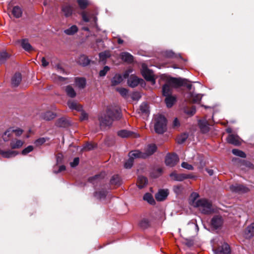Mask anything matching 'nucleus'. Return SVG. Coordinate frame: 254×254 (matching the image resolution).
I'll use <instances>...</instances> for the list:
<instances>
[{"label": "nucleus", "instance_id": "f257e3e1", "mask_svg": "<svg viewBox=\"0 0 254 254\" xmlns=\"http://www.w3.org/2000/svg\"><path fill=\"white\" fill-rule=\"evenodd\" d=\"M121 118L120 109L116 106L108 107L106 114L102 113L98 117L100 127L101 129L110 127L114 120Z\"/></svg>", "mask_w": 254, "mask_h": 254}, {"label": "nucleus", "instance_id": "f03ea898", "mask_svg": "<svg viewBox=\"0 0 254 254\" xmlns=\"http://www.w3.org/2000/svg\"><path fill=\"white\" fill-rule=\"evenodd\" d=\"M194 206L198 207L200 211L205 214H210L214 211L212 204L205 199H200L197 200Z\"/></svg>", "mask_w": 254, "mask_h": 254}, {"label": "nucleus", "instance_id": "7ed1b4c3", "mask_svg": "<svg viewBox=\"0 0 254 254\" xmlns=\"http://www.w3.org/2000/svg\"><path fill=\"white\" fill-rule=\"evenodd\" d=\"M156 149L157 147L155 144H149L145 148L144 152L134 150L130 152V155L134 156L135 157L146 158L153 154L156 151Z\"/></svg>", "mask_w": 254, "mask_h": 254}, {"label": "nucleus", "instance_id": "20e7f679", "mask_svg": "<svg viewBox=\"0 0 254 254\" xmlns=\"http://www.w3.org/2000/svg\"><path fill=\"white\" fill-rule=\"evenodd\" d=\"M167 121L166 118L161 115L154 117V129L156 133L162 134L166 130Z\"/></svg>", "mask_w": 254, "mask_h": 254}, {"label": "nucleus", "instance_id": "39448f33", "mask_svg": "<svg viewBox=\"0 0 254 254\" xmlns=\"http://www.w3.org/2000/svg\"><path fill=\"white\" fill-rule=\"evenodd\" d=\"M141 73L147 81L151 82L152 84H155V79L153 73L147 68L145 64L142 65Z\"/></svg>", "mask_w": 254, "mask_h": 254}, {"label": "nucleus", "instance_id": "423d86ee", "mask_svg": "<svg viewBox=\"0 0 254 254\" xmlns=\"http://www.w3.org/2000/svg\"><path fill=\"white\" fill-rule=\"evenodd\" d=\"M178 156L175 154H168L165 158V164L167 166L173 167L179 162Z\"/></svg>", "mask_w": 254, "mask_h": 254}, {"label": "nucleus", "instance_id": "0eeeda50", "mask_svg": "<svg viewBox=\"0 0 254 254\" xmlns=\"http://www.w3.org/2000/svg\"><path fill=\"white\" fill-rule=\"evenodd\" d=\"M185 79L173 77L169 78L167 81V83L172 87H179L181 86H183V85L185 84Z\"/></svg>", "mask_w": 254, "mask_h": 254}, {"label": "nucleus", "instance_id": "6e6552de", "mask_svg": "<svg viewBox=\"0 0 254 254\" xmlns=\"http://www.w3.org/2000/svg\"><path fill=\"white\" fill-rule=\"evenodd\" d=\"M230 189L232 191L240 193H246L250 190L247 187L238 184L230 186Z\"/></svg>", "mask_w": 254, "mask_h": 254}, {"label": "nucleus", "instance_id": "1a4fd4ad", "mask_svg": "<svg viewBox=\"0 0 254 254\" xmlns=\"http://www.w3.org/2000/svg\"><path fill=\"white\" fill-rule=\"evenodd\" d=\"M118 135L122 137H133L136 138L139 137V135L133 131H129L126 129L119 130L118 132Z\"/></svg>", "mask_w": 254, "mask_h": 254}, {"label": "nucleus", "instance_id": "9d476101", "mask_svg": "<svg viewBox=\"0 0 254 254\" xmlns=\"http://www.w3.org/2000/svg\"><path fill=\"white\" fill-rule=\"evenodd\" d=\"M73 11V6L68 3L64 4L62 6V11L66 17L71 16Z\"/></svg>", "mask_w": 254, "mask_h": 254}, {"label": "nucleus", "instance_id": "9b49d317", "mask_svg": "<svg viewBox=\"0 0 254 254\" xmlns=\"http://www.w3.org/2000/svg\"><path fill=\"white\" fill-rule=\"evenodd\" d=\"M170 177L172 180L176 181H183L190 177L185 174H178L176 172H173L170 175Z\"/></svg>", "mask_w": 254, "mask_h": 254}, {"label": "nucleus", "instance_id": "f8f14e48", "mask_svg": "<svg viewBox=\"0 0 254 254\" xmlns=\"http://www.w3.org/2000/svg\"><path fill=\"white\" fill-rule=\"evenodd\" d=\"M227 141L228 143L235 145H239L241 143L239 137L237 135L233 134L228 135L227 138Z\"/></svg>", "mask_w": 254, "mask_h": 254}, {"label": "nucleus", "instance_id": "ddd939ff", "mask_svg": "<svg viewBox=\"0 0 254 254\" xmlns=\"http://www.w3.org/2000/svg\"><path fill=\"white\" fill-rule=\"evenodd\" d=\"M198 125L202 132L206 133L209 131V126L210 125V124L208 123L205 119L200 120L198 122Z\"/></svg>", "mask_w": 254, "mask_h": 254}, {"label": "nucleus", "instance_id": "4468645a", "mask_svg": "<svg viewBox=\"0 0 254 254\" xmlns=\"http://www.w3.org/2000/svg\"><path fill=\"white\" fill-rule=\"evenodd\" d=\"M140 80L137 76L131 75L127 80V84L129 86L134 87L138 85Z\"/></svg>", "mask_w": 254, "mask_h": 254}, {"label": "nucleus", "instance_id": "2eb2a0df", "mask_svg": "<svg viewBox=\"0 0 254 254\" xmlns=\"http://www.w3.org/2000/svg\"><path fill=\"white\" fill-rule=\"evenodd\" d=\"M223 223L222 217L220 216H215L211 220V225L217 229L220 227Z\"/></svg>", "mask_w": 254, "mask_h": 254}, {"label": "nucleus", "instance_id": "dca6fc26", "mask_svg": "<svg viewBox=\"0 0 254 254\" xmlns=\"http://www.w3.org/2000/svg\"><path fill=\"white\" fill-rule=\"evenodd\" d=\"M68 107L71 110H75L77 111H81L82 109V106L79 104L77 102L69 100L67 103Z\"/></svg>", "mask_w": 254, "mask_h": 254}, {"label": "nucleus", "instance_id": "f3484780", "mask_svg": "<svg viewBox=\"0 0 254 254\" xmlns=\"http://www.w3.org/2000/svg\"><path fill=\"white\" fill-rule=\"evenodd\" d=\"M168 195L167 190H162L158 191L155 195V198L158 201L164 200Z\"/></svg>", "mask_w": 254, "mask_h": 254}, {"label": "nucleus", "instance_id": "a211bd4d", "mask_svg": "<svg viewBox=\"0 0 254 254\" xmlns=\"http://www.w3.org/2000/svg\"><path fill=\"white\" fill-rule=\"evenodd\" d=\"M245 236L247 239H250L254 236V223L251 224L246 228Z\"/></svg>", "mask_w": 254, "mask_h": 254}, {"label": "nucleus", "instance_id": "6ab92c4d", "mask_svg": "<svg viewBox=\"0 0 254 254\" xmlns=\"http://www.w3.org/2000/svg\"><path fill=\"white\" fill-rule=\"evenodd\" d=\"M0 154H1L3 157L9 158L15 156L18 154V152L17 151L10 150L7 151L0 150Z\"/></svg>", "mask_w": 254, "mask_h": 254}, {"label": "nucleus", "instance_id": "aec40b11", "mask_svg": "<svg viewBox=\"0 0 254 254\" xmlns=\"http://www.w3.org/2000/svg\"><path fill=\"white\" fill-rule=\"evenodd\" d=\"M56 125L58 127H65L70 125V123L66 119L62 118L56 121Z\"/></svg>", "mask_w": 254, "mask_h": 254}, {"label": "nucleus", "instance_id": "412c9836", "mask_svg": "<svg viewBox=\"0 0 254 254\" xmlns=\"http://www.w3.org/2000/svg\"><path fill=\"white\" fill-rule=\"evenodd\" d=\"M121 57L122 60L128 63H131L133 61V57L128 52L122 53Z\"/></svg>", "mask_w": 254, "mask_h": 254}, {"label": "nucleus", "instance_id": "4be33fe9", "mask_svg": "<svg viewBox=\"0 0 254 254\" xmlns=\"http://www.w3.org/2000/svg\"><path fill=\"white\" fill-rule=\"evenodd\" d=\"M21 81V75L19 73H16L11 79V84L13 86H17Z\"/></svg>", "mask_w": 254, "mask_h": 254}, {"label": "nucleus", "instance_id": "5701e85b", "mask_svg": "<svg viewBox=\"0 0 254 254\" xmlns=\"http://www.w3.org/2000/svg\"><path fill=\"white\" fill-rule=\"evenodd\" d=\"M65 91L66 95L70 98H74L76 96V93L71 85L65 87Z\"/></svg>", "mask_w": 254, "mask_h": 254}, {"label": "nucleus", "instance_id": "b1692460", "mask_svg": "<svg viewBox=\"0 0 254 254\" xmlns=\"http://www.w3.org/2000/svg\"><path fill=\"white\" fill-rule=\"evenodd\" d=\"M21 45L22 48L27 52L31 51L33 49L28 40L26 39L21 40Z\"/></svg>", "mask_w": 254, "mask_h": 254}, {"label": "nucleus", "instance_id": "393cba45", "mask_svg": "<svg viewBox=\"0 0 254 254\" xmlns=\"http://www.w3.org/2000/svg\"><path fill=\"white\" fill-rule=\"evenodd\" d=\"M78 31V28L75 25H73L64 30V33L67 35H73Z\"/></svg>", "mask_w": 254, "mask_h": 254}, {"label": "nucleus", "instance_id": "a878e982", "mask_svg": "<svg viewBox=\"0 0 254 254\" xmlns=\"http://www.w3.org/2000/svg\"><path fill=\"white\" fill-rule=\"evenodd\" d=\"M75 82L76 86L80 89L84 88L86 85V80L85 78L82 77H76Z\"/></svg>", "mask_w": 254, "mask_h": 254}, {"label": "nucleus", "instance_id": "bb28decb", "mask_svg": "<svg viewBox=\"0 0 254 254\" xmlns=\"http://www.w3.org/2000/svg\"><path fill=\"white\" fill-rule=\"evenodd\" d=\"M123 80V76L120 74H116L112 78L111 83L112 86H116L120 84Z\"/></svg>", "mask_w": 254, "mask_h": 254}, {"label": "nucleus", "instance_id": "cd10ccee", "mask_svg": "<svg viewBox=\"0 0 254 254\" xmlns=\"http://www.w3.org/2000/svg\"><path fill=\"white\" fill-rule=\"evenodd\" d=\"M218 251L221 254H230V248L227 244H224L218 248Z\"/></svg>", "mask_w": 254, "mask_h": 254}, {"label": "nucleus", "instance_id": "c85d7f7f", "mask_svg": "<svg viewBox=\"0 0 254 254\" xmlns=\"http://www.w3.org/2000/svg\"><path fill=\"white\" fill-rule=\"evenodd\" d=\"M147 183V179L143 176H139L138 178L137 185L140 189L143 188L146 185Z\"/></svg>", "mask_w": 254, "mask_h": 254}, {"label": "nucleus", "instance_id": "c756f323", "mask_svg": "<svg viewBox=\"0 0 254 254\" xmlns=\"http://www.w3.org/2000/svg\"><path fill=\"white\" fill-rule=\"evenodd\" d=\"M12 13L15 18H19L22 16V10L18 6H15L12 10Z\"/></svg>", "mask_w": 254, "mask_h": 254}, {"label": "nucleus", "instance_id": "7c9ffc66", "mask_svg": "<svg viewBox=\"0 0 254 254\" xmlns=\"http://www.w3.org/2000/svg\"><path fill=\"white\" fill-rule=\"evenodd\" d=\"M163 95L165 96L171 95L172 93V87L167 82L162 89Z\"/></svg>", "mask_w": 254, "mask_h": 254}, {"label": "nucleus", "instance_id": "2f4dec72", "mask_svg": "<svg viewBox=\"0 0 254 254\" xmlns=\"http://www.w3.org/2000/svg\"><path fill=\"white\" fill-rule=\"evenodd\" d=\"M89 60L85 55L80 56L77 61L78 63L83 66H86L89 64Z\"/></svg>", "mask_w": 254, "mask_h": 254}, {"label": "nucleus", "instance_id": "473e14b6", "mask_svg": "<svg viewBox=\"0 0 254 254\" xmlns=\"http://www.w3.org/2000/svg\"><path fill=\"white\" fill-rule=\"evenodd\" d=\"M165 102L167 107H171L176 102V97L171 95L166 96Z\"/></svg>", "mask_w": 254, "mask_h": 254}, {"label": "nucleus", "instance_id": "72a5a7b5", "mask_svg": "<svg viewBox=\"0 0 254 254\" xmlns=\"http://www.w3.org/2000/svg\"><path fill=\"white\" fill-rule=\"evenodd\" d=\"M23 144V141L21 140H13L10 142V147L12 149L19 148Z\"/></svg>", "mask_w": 254, "mask_h": 254}, {"label": "nucleus", "instance_id": "f704fd0d", "mask_svg": "<svg viewBox=\"0 0 254 254\" xmlns=\"http://www.w3.org/2000/svg\"><path fill=\"white\" fill-rule=\"evenodd\" d=\"M121 179L119 175H114L111 180L110 183L112 185L115 186H119L121 184Z\"/></svg>", "mask_w": 254, "mask_h": 254}, {"label": "nucleus", "instance_id": "c9c22d12", "mask_svg": "<svg viewBox=\"0 0 254 254\" xmlns=\"http://www.w3.org/2000/svg\"><path fill=\"white\" fill-rule=\"evenodd\" d=\"M55 117V115L50 112H46L42 115V118L46 121H50L53 119Z\"/></svg>", "mask_w": 254, "mask_h": 254}, {"label": "nucleus", "instance_id": "e433bc0d", "mask_svg": "<svg viewBox=\"0 0 254 254\" xmlns=\"http://www.w3.org/2000/svg\"><path fill=\"white\" fill-rule=\"evenodd\" d=\"M129 159L125 162L124 164L125 167L127 169H129L132 167L133 162V159L135 158L134 156H130V152L129 153Z\"/></svg>", "mask_w": 254, "mask_h": 254}, {"label": "nucleus", "instance_id": "4c0bfd02", "mask_svg": "<svg viewBox=\"0 0 254 254\" xmlns=\"http://www.w3.org/2000/svg\"><path fill=\"white\" fill-rule=\"evenodd\" d=\"M82 19L85 22H89L91 18H93L95 21L96 20V17L93 15H90L86 12H82L81 13Z\"/></svg>", "mask_w": 254, "mask_h": 254}, {"label": "nucleus", "instance_id": "58836bf2", "mask_svg": "<svg viewBox=\"0 0 254 254\" xmlns=\"http://www.w3.org/2000/svg\"><path fill=\"white\" fill-rule=\"evenodd\" d=\"M143 199L151 204L155 203V200L152 195L149 193H145L143 196Z\"/></svg>", "mask_w": 254, "mask_h": 254}, {"label": "nucleus", "instance_id": "ea45409f", "mask_svg": "<svg viewBox=\"0 0 254 254\" xmlns=\"http://www.w3.org/2000/svg\"><path fill=\"white\" fill-rule=\"evenodd\" d=\"M77 2L81 9H85L89 4L88 0H77Z\"/></svg>", "mask_w": 254, "mask_h": 254}, {"label": "nucleus", "instance_id": "a19ab883", "mask_svg": "<svg viewBox=\"0 0 254 254\" xmlns=\"http://www.w3.org/2000/svg\"><path fill=\"white\" fill-rule=\"evenodd\" d=\"M188 135L187 133H183L179 136L177 138V141L179 144L184 143L188 138Z\"/></svg>", "mask_w": 254, "mask_h": 254}, {"label": "nucleus", "instance_id": "79ce46f5", "mask_svg": "<svg viewBox=\"0 0 254 254\" xmlns=\"http://www.w3.org/2000/svg\"><path fill=\"white\" fill-rule=\"evenodd\" d=\"M184 112L186 114L189 116H192L195 113V108L194 106H192L191 108H189L188 107H186L184 108Z\"/></svg>", "mask_w": 254, "mask_h": 254}, {"label": "nucleus", "instance_id": "37998d69", "mask_svg": "<svg viewBox=\"0 0 254 254\" xmlns=\"http://www.w3.org/2000/svg\"><path fill=\"white\" fill-rule=\"evenodd\" d=\"M232 153L233 154L241 157L242 158H246V155L245 152L237 149H234L232 150Z\"/></svg>", "mask_w": 254, "mask_h": 254}, {"label": "nucleus", "instance_id": "c03bdc74", "mask_svg": "<svg viewBox=\"0 0 254 254\" xmlns=\"http://www.w3.org/2000/svg\"><path fill=\"white\" fill-rule=\"evenodd\" d=\"M191 98L192 103H197L200 101L202 98V96L200 94H191Z\"/></svg>", "mask_w": 254, "mask_h": 254}, {"label": "nucleus", "instance_id": "a18cd8bd", "mask_svg": "<svg viewBox=\"0 0 254 254\" xmlns=\"http://www.w3.org/2000/svg\"><path fill=\"white\" fill-rule=\"evenodd\" d=\"M11 128H9L7 130H6L2 135V138L4 141H7L10 139V137L11 135Z\"/></svg>", "mask_w": 254, "mask_h": 254}, {"label": "nucleus", "instance_id": "49530a36", "mask_svg": "<svg viewBox=\"0 0 254 254\" xmlns=\"http://www.w3.org/2000/svg\"><path fill=\"white\" fill-rule=\"evenodd\" d=\"M117 91H118L123 97H125L127 95L128 90L125 88H117Z\"/></svg>", "mask_w": 254, "mask_h": 254}, {"label": "nucleus", "instance_id": "de8ad7c7", "mask_svg": "<svg viewBox=\"0 0 254 254\" xmlns=\"http://www.w3.org/2000/svg\"><path fill=\"white\" fill-rule=\"evenodd\" d=\"M107 192L106 190H101L95 192V196L99 198H104L107 195Z\"/></svg>", "mask_w": 254, "mask_h": 254}, {"label": "nucleus", "instance_id": "09e8293b", "mask_svg": "<svg viewBox=\"0 0 254 254\" xmlns=\"http://www.w3.org/2000/svg\"><path fill=\"white\" fill-rule=\"evenodd\" d=\"M140 109L142 113H147L148 110V105L146 103H143L140 106Z\"/></svg>", "mask_w": 254, "mask_h": 254}, {"label": "nucleus", "instance_id": "8fccbe9b", "mask_svg": "<svg viewBox=\"0 0 254 254\" xmlns=\"http://www.w3.org/2000/svg\"><path fill=\"white\" fill-rule=\"evenodd\" d=\"M110 56V53L109 52H107V51L102 52L99 54L100 59L103 61L105 60L107 58L109 57Z\"/></svg>", "mask_w": 254, "mask_h": 254}, {"label": "nucleus", "instance_id": "3c124183", "mask_svg": "<svg viewBox=\"0 0 254 254\" xmlns=\"http://www.w3.org/2000/svg\"><path fill=\"white\" fill-rule=\"evenodd\" d=\"M110 67L108 66L104 67L103 69L101 70L99 72V76L101 77L104 76L106 73L109 71Z\"/></svg>", "mask_w": 254, "mask_h": 254}, {"label": "nucleus", "instance_id": "603ef678", "mask_svg": "<svg viewBox=\"0 0 254 254\" xmlns=\"http://www.w3.org/2000/svg\"><path fill=\"white\" fill-rule=\"evenodd\" d=\"M33 150V147L32 145H29L25 149H24L22 151V154L23 155H26L28 153L32 151Z\"/></svg>", "mask_w": 254, "mask_h": 254}, {"label": "nucleus", "instance_id": "864d4df0", "mask_svg": "<svg viewBox=\"0 0 254 254\" xmlns=\"http://www.w3.org/2000/svg\"><path fill=\"white\" fill-rule=\"evenodd\" d=\"M181 166L183 168L189 170H192L193 169V166L191 165L188 164L187 162H183Z\"/></svg>", "mask_w": 254, "mask_h": 254}, {"label": "nucleus", "instance_id": "5fc2aeb1", "mask_svg": "<svg viewBox=\"0 0 254 254\" xmlns=\"http://www.w3.org/2000/svg\"><path fill=\"white\" fill-rule=\"evenodd\" d=\"M8 57V55L5 52L0 53V62H3Z\"/></svg>", "mask_w": 254, "mask_h": 254}, {"label": "nucleus", "instance_id": "6e6d98bb", "mask_svg": "<svg viewBox=\"0 0 254 254\" xmlns=\"http://www.w3.org/2000/svg\"><path fill=\"white\" fill-rule=\"evenodd\" d=\"M46 142V139L44 137L40 138L35 140L34 143L36 146H40L44 144Z\"/></svg>", "mask_w": 254, "mask_h": 254}, {"label": "nucleus", "instance_id": "4d7b16f0", "mask_svg": "<svg viewBox=\"0 0 254 254\" xmlns=\"http://www.w3.org/2000/svg\"><path fill=\"white\" fill-rule=\"evenodd\" d=\"M11 133H15L16 136H20L23 132V130L21 129L17 128L16 129H13L11 128Z\"/></svg>", "mask_w": 254, "mask_h": 254}, {"label": "nucleus", "instance_id": "13d9d810", "mask_svg": "<svg viewBox=\"0 0 254 254\" xmlns=\"http://www.w3.org/2000/svg\"><path fill=\"white\" fill-rule=\"evenodd\" d=\"M140 225L143 228H146L149 225V221L147 219H144L140 222Z\"/></svg>", "mask_w": 254, "mask_h": 254}, {"label": "nucleus", "instance_id": "bf43d9fd", "mask_svg": "<svg viewBox=\"0 0 254 254\" xmlns=\"http://www.w3.org/2000/svg\"><path fill=\"white\" fill-rule=\"evenodd\" d=\"M199 197V194L197 193V192H192L191 194V197L192 198V203H193V205H194V204H195V203L196 202H195V200L198 198Z\"/></svg>", "mask_w": 254, "mask_h": 254}, {"label": "nucleus", "instance_id": "052dcab7", "mask_svg": "<svg viewBox=\"0 0 254 254\" xmlns=\"http://www.w3.org/2000/svg\"><path fill=\"white\" fill-rule=\"evenodd\" d=\"M79 158H78V157L75 158L74 159L73 161L72 162H70V163L71 167H74L76 166L79 164Z\"/></svg>", "mask_w": 254, "mask_h": 254}, {"label": "nucleus", "instance_id": "680f3d73", "mask_svg": "<svg viewBox=\"0 0 254 254\" xmlns=\"http://www.w3.org/2000/svg\"><path fill=\"white\" fill-rule=\"evenodd\" d=\"M82 111V112H81V116L80 117V120L81 121H84V120H87L88 117V114L86 113H85L82 111Z\"/></svg>", "mask_w": 254, "mask_h": 254}, {"label": "nucleus", "instance_id": "e2e57ef3", "mask_svg": "<svg viewBox=\"0 0 254 254\" xmlns=\"http://www.w3.org/2000/svg\"><path fill=\"white\" fill-rule=\"evenodd\" d=\"M131 97L133 100H138L140 98V95L139 93L136 92L132 93Z\"/></svg>", "mask_w": 254, "mask_h": 254}, {"label": "nucleus", "instance_id": "0e129e2a", "mask_svg": "<svg viewBox=\"0 0 254 254\" xmlns=\"http://www.w3.org/2000/svg\"><path fill=\"white\" fill-rule=\"evenodd\" d=\"M101 178V175H95V176L94 177H91L89 179V181L91 183H94V181L96 180H98L99 179V178Z\"/></svg>", "mask_w": 254, "mask_h": 254}, {"label": "nucleus", "instance_id": "69168bd1", "mask_svg": "<svg viewBox=\"0 0 254 254\" xmlns=\"http://www.w3.org/2000/svg\"><path fill=\"white\" fill-rule=\"evenodd\" d=\"M55 68L57 69V70L58 71V72H60L61 73H63L64 72V69L63 68V67L61 66L60 64H57L56 66H55Z\"/></svg>", "mask_w": 254, "mask_h": 254}, {"label": "nucleus", "instance_id": "338daca9", "mask_svg": "<svg viewBox=\"0 0 254 254\" xmlns=\"http://www.w3.org/2000/svg\"><path fill=\"white\" fill-rule=\"evenodd\" d=\"M199 163H198L197 162H195L194 163H195V164H196V165L197 166V167L198 168L201 169L203 167V166L204 165V164L201 159H199Z\"/></svg>", "mask_w": 254, "mask_h": 254}, {"label": "nucleus", "instance_id": "774afa93", "mask_svg": "<svg viewBox=\"0 0 254 254\" xmlns=\"http://www.w3.org/2000/svg\"><path fill=\"white\" fill-rule=\"evenodd\" d=\"M42 65L44 67L47 66L49 64V62H47L44 57H43L41 60Z\"/></svg>", "mask_w": 254, "mask_h": 254}]
</instances>
